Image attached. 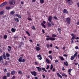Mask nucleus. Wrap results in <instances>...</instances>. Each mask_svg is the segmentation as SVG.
Segmentation results:
<instances>
[{"instance_id":"47","label":"nucleus","mask_w":79,"mask_h":79,"mask_svg":"<svg viewBox=\"0 0 79 79\" xmlns=\"http://www.w3.org/2000/svg\"><path fill=\"white\" fill-rule=\"evenodd\" d=\"M52 37H56V35L55 34H52Z\"/></svg>"},{"instance_id":"15","label":"nucleus","mask_w":79,"mask_h":79,"mask_svg":"<svg viewBox=\"0 0 79 79\" xmlns=\"http://www.w3.org/2000/svg\"><path fill=\"white\" fill-rule=\"evenodd\" d=\"M49 39L51 40H55V38L53 37H50Z\"/></svg>"},{"instance_id":"42","label":"nucleus","mask_w":79,"mask_h":79,"mask_svg":"<svg viewBox=\"0 0 79 79\" xmlns=\"http://www.w3.org/2000/svg\"><path fill=\"white\" fill-rule=\"evenodd\" d=\"M44 0H40V2L41 3H44Z\"/></svg>"},{"instance_id":"8","label":"nucleus","mask_w":79,"mask_h":79,"mask_svg":"<svg viewBox=\"0 0 79 79\" xmlns=\"http://www.w3.org/2000/svg\"><path fill=\"white\" fill-rule=\"evenodd\" d=\"M2 56L3 57V58L4 59V60H6V55H5V53H4L2 55Z\"/></svg>"},{"instance_id":"29","label":"nucleus","mask_w":79,"mask_h":79,"mask_svg":"<svg viewBox=\"0 0 79 79\" xmlns=\"http://www.w3.org/2000/svg\"><path fill=\"white\" fill-rule=\"evenodd\" d=\"M3 60V56H0V61Z\"/></svg>"},{"instance_id":"45","label":"nucleus","mask_w":79,"mask_h":79,"mask_svg":"<svg viewBox=\"0 0 79 79\" xmlns=\"http://www.w3.org/2000/svg\"><path fill=\"white\" fill-rule=\"evenodd\" d=\"M46 47L47 48H49V47H50V45H49V44H47L46 45Z\"/></svg>"},{"instance_id":"20","label":"nucleus","mask_w":79,"mask_h":79,"mask_svg":"<svg viewBox=\"0 0 79 79\" xmlns=\"http://www.w3.org/2000/svg\"><path fill=\"white\" fill-rule=\"evenodd\" d=\"M67 2L69 4V5H71V3H73V2L70 1H67Z\"/></svg>"},{"instance_id":"38","label":"nucleus","mask_w":79,"mask_h":79,"mask_svg":"<svg viewBox=\"0 0 79 79\" xmlns=\"http://www.w3.org/2000/svg\"><path fill=\"white\" fill-rule=\"evenodd\" d=\"M19 74H22V72L21 71H19L18 72Z\"/></svg>"},{"instance_id":"53","label":"nucleus","mask_w":79,"mask_h":79,"mask_svg":"<svg viewBox=\"0 0 79 79\" xmlns=\"http://www.w3.org/2000/svg\"><path fill=\"white\" fill-rule=\"evenodd\" d=\"M28 20H30V21H31V20H32V19H31V18H28Z\"/></svg>"},{"instance_id":"64","label":"nucleus","mask_w":79,"mask_h":79,"mask_svg":"<svg viewBox=\"0 0 79 79\" xmlns=\"http://www.w3.org/2000/svg\"><path fill=\"white\" fill-rule=\"evenodd\" d=\"M77 6H78V7H79V3H77Z\"/></svg>"},{"instance_id":"62","label":"nucleus","mask_w":79,"mask_h":79,"mask_svg":"<svg viewBox=\"0 0 79 79\" xmlns=\"http://www.w3.org/2000/svg\"><path fill=\"white\" fill-rule=\"evenodd\" d=\"M18 18H21V16L19 15L18 16Z\"/></svg>"},{"instance_id":"59","label":"nucleus","mask_w":79,"mask_h":79,"mask_svg":"<svg viewBox=\"0 0 79 79\" xmlns=\"http://www.w3.org/2000/svg\"><path fill=\"white\" fill-rule=\"evenodd\" d=\"M15 16H17V17H18L19 15H18V14H15Z\"/></svg>"},{"instance_id":"39","label":"nucleus","mask_w":79,"mask_h":79,"mask_svg":"<svg viewBox=\"0 0 79 79\" xmlns=\"http://www.w3.org/2000/svg\"><path fill=\"white\" fill-rule=\"evenodd\" d=\"M77 52H76L73 56L74 57H76V56H77Z\"/></svg>"},{"instance_id":"40","label":"nucleus","mask_w":79,"mask_h":79,"mask_svg":"<svg viewBox=\"0 0 79 79\" xmlns=\"http://www.w3.org/2000/svg\"><path fill=\"white\" fill-rule=\"evenodd\" d=\"M4 6L3 5V3H2L0 5V7L1 8H2V7H3V6Z\"/></svg>"},{"instance_id":"13","label":"nucleus","mask_w":79,"mask_h":79,"mask_svg":"<svg viewBox=\"0 0 79 79\" xmlns=\"http://www.w3.org/2000/svg\"><path fill=\"white\" fill-rule=\"evenodd\" d=\"M22 59H23V58L22 57H20L18 60L19 62L20 63H21V62H22Z\"/></svg>"},{"instance_id":"51","label":"nucleus","mask_w":79,"mask_h":79,"mask_svg":"<svg viewBox=\"0 0 79 79\" xmlns=\"http://www.w3.org/2000/svg\"><path fill=\"white\" fill-rule=\"evenodd\" d=\"M42 76H43V79H44V78H45V75L44 74H43L42 75Z\"/></svg>"},{"instance_id":"11","label":"nucleus","mask_w":79,"mask_h":79,"mask_svg":"<svg viewBox=\"0 0 79 79\" xmlns=\"http://www.w3.org/2000/svg\"><path fill=\"white\" fill-rule=\"evenodd\" d=\"M11 31H12V32H15L16 31V29L12 28L11 29Z\"/></svg>"},{"instance_id":"4","label":"nucleus","mask_w":79,"mask_h":79,"mask_svg":"<svg viewBox=\"0 0 79 79\" xmlns=\"http://www.w3.org/2000/svg\"><path fill=\"white\" fill-rule=\"evenodd\" d=\"M36 69H38V70L39 72H40V71H42V68H40L39 67H36Z\"/></svg>"},{"instance_id":"32","label":"nucleus","mask_w":79,"mask_h":79,"mask_svg":"<svg viewBox=\"0 0 79 79\" xmlns=\"http://www.w3.org/2000/svg\"><path fill=\"white\" fill-rule=\"evenodd\" d=\"M10 14H11V15H13L14 14H15V12L13 11H11L10 12Z\"/></svg>"},{"instance_id":"22","label":"nucleus","mask_w":79,"mask_h":79,"mask_svg":"<svg viewBox=\"0 0 79 79\" xmlns=\"http://www.w3.org/2000/svg\"><path fill=\"white\" fill-rule=\"evenodd\" d=\"M2 4H3V5L4 6H5V5H6V4H7V2H4L3 3H2Z\"/></svg>"},{"instance_id":"17","label":"nucleus","mask_w":79,"mask_h":79,"mask_svg":"<svg viewBox=\"0 0 79 79\" xmlns=\"http://www.w3.org/2000/svg\"><path fill=\"white\" fill-rule=\"evenodd\" d=\"M76 35H74L73 36L72 38V39H73V40H74L75 39V38H76Z\"/></svg>"},{"instance_id":"31","label":"nucleus","mask_w":79,"mask_h":79,"mask_svg":"<svg viewBox=\"0 0 79 79\" xmlns=\"http://www.w3.org/2000/svg\"><path fill=\"white\" fill-rule=\"evenodd\" d=\"M74 56H73L71 57V60H74Z\"/></svg>"},{"instance_id":"35","label":"nucleus","mask_w":79,"mask_h":79,"mask_svg":"<svg viewBox=\"0 0 79 79\" xmlns=\"http://www.w3.org/2000/svg\"><path fill=\"white\" fill-rule=\"evenodd\" d=\"M7 38V35H5L4 36V38L5 39H6Z\"/></svg>"},{"instance_id":"25","label":"nucleus","mask_w":79,"mask_h":79,"mask_svg":"<svg viewBox=\"0 0 79 79\" xmlns=\"http://www.w3.org/2000/svg\"><path fill=\"white\" fill-rule=\"evenodd\" d=\"M62 76H64L65 77H68V76L66 75L64 73L62 74Z\"/></svg>"},{"instance_id":"48","label":"nucleus","mask_w":79,"mask_h":79,"mask_svg":"<svg viewBox=\"0 0 79 79\" xmlns=\"http://www.w3.org/2000/svg\"><path fill=\"white\" fill-rule=\"evenodd\" d=\"M32 29H35V28L34 27V26H32Z\"/></svg>"},{"instance_id":"60","label":"nucleus","mask_w":79,"mask_h":79,"mask_svg":"<svg viewBox=\"0 0 79 79\" xmlns=\"http://www.w3.org/2000/svg\"><path fill=\"white\" fill-rule=\"evenodd\" d=\"M11 79H15V76H13V77L12 78H11Z\"/></svg>"},{"instance_id":"7","label":"nucleus","mask_w":79,"mask_h":79,"mask_svg":"<svg viewBox=\"0 0 79 79\" xmlns=\"http://www.w3.org/2000/svg\"><path fill=\"white\" fill-rule=\"evenodd\" d=\"M64 65L66 66H68V63L67 61H65V62H64Z\"/></svg>"},{"instance_id":"44","label":"nucleus","mask_w":79,"mask_h":79,"mask_svg":"<svg viewBox=\"0 0 79 79\" xmlns=\"http://www.w3.org/2000/svg\"><path fill=\"white\" fill-rule=\"evenodd\" d=\"M3 79H6V76H4L3 77Z\"/></svg>"},{"instance_id":"21","label":"nucleus","mask_w":79,"mask_h":79,"mask_svg":"<svg viewBox=\"0 0 79 79\" xmlns=\"http://www.w3.org/2000/svg\"><path fill=\"white\" fill-rule=\"evenodd\" d=\"M48 57L49 58H50L51 60H53V57H52V56L51 55L49 56H48Z\"/></svg>"},{"instance_id":"6","label":"nucleus","mask_w":79,"mask_h":79,"mask_svg":"<svg viewBox=\"0 0 79 79\" xmlns=\"http://www.w3.org/2000/svg\"><path fill=\"white\" fill-rule=\"evenodd\" d=\"M52 17L51 16H49L48 19V21H49L50 22H52Z\"/></svg>"},{"instance_id":"43","label":"nucleus","mask_w":79,"mask_h":79,"mask_svg":"<svg viewBox=\"0 0 79 79\" xmlns=\"http://www.w3.org/2000/svg\"><path fill=\"white\" fill-rule=\"evenodd\" d=\"M57 31H59V32H60V31H61V30L60 28H58V29H57Z\"/></svg>"},{"instance_id":"10","label":"nucleus","mask_w":79,"mask_h":79,"mask_svg":"<svg viewBox=\"0 0 79 79\" xmlns=\"http://www.w3.org/2000/svg\"><path fill=\"white\" fill-rule=\"evenodd\" d=\"M64 13H67V14H68V10H66V9H64L63 11Z\"/></svg>"},{"instance_id":"56","label":"nucleus","mask_w":79,"mask_h":79,"mask_svg":"<svg viewBox=\"0 0 79 79\" xmlns=\"http://www.w3.org/2000/svg\"><path fill=\"white\" fill-rule=\"evenodd\" d=\"M22 62H25V60H24V59L22 60Z\"/></svg>"},{"instance_id":"1","label":"nucleus","mask_w":79,"mask_h":79,"mask_svg":"<svg viewBox=\"0 0 79 79\" xmlns=\"http://www.w3.org/2000/svg\"><path fill=\"white\" fill-rule=\"evenodd\" d=\"M9 3L11 5H15V2L14 0H10L9 1Z\"/></svg>"},{"instance_id":"5","label":"nucleus","mask_w":79,"mask_h":79,"mask_svg":"<svg viewBox=\"0 0 79 79\" xmlns=\"http://www.w3.org/2000/svg\"><path fill=\"white\" fill-rule=\"evenodd\" d=\"M11 75H15L16 74V71L15 70L12 71L11 72Z\"/></svg>"},{"instance_id":"30","label":"nucleus","mask_w":79,"mask_h":79,"mask_svg":"<svg viewBox=\"0 0 79 79\" xmlns=\"http://www.w3.org/2000/svg\"><path fill=\"white\" fill-rule=\"evenodd\" d=\"M10 56V54H8V53H6V57H9Z\"/></svg>"},{"instance_id":"49","label":"nucleus","mask_w":79,"mask_h":79,"mask_svg":"<svg viewBox=\"0 0 79 79\" xmlns=\"http://www.w3.org/2000/svg\"><path fill=\"white\" fill-rule=\"evenodd\" d=\"M55 68H53L52 69V71L53 72H55Z\"/></svg>"},{"instance_id":"34","label":"nucleus","mask_w":79,"mask_h":79,"mask_svg":"<svg viewBox=\"0 0 79 79\" xmlns=\"http://www.w3.org/2000/svg\"><path fill=\"white\" fill-rule=\"evenodd\" d=\"M26 34H28V35H29V36H30L31 35H30V34H29V33L28 32V31H26Z\"/></svg>"},{"instance_id":"24","label":"nucleus","mask_w":79,"mask_h":79,"mask_svg":"<svg viewBox=\"0 0 79 79\" xmlns=\"http://www.w3.org/2000/svg\"><path fill=\"white\" fill-rule=\"evenodd\" d=\"M59 58H60V59L61 60H64V58H63V57L59 56Z\"/></svg>"},{"instance_id":"14","label":"nucleus","mask_w":79,"mask_h":79,"mask_svg":"<svg viewBox=\"0 0 79 79\" xmlns=\"http://www.w3.org/2000/svg\"><path fill=\"white\" fill-rule=\"evenodd\" d=\"M36 50L37 51H39L40 50V47H37L36 48Z\"/></svg>"},{"instance_id":"63","label":"nucleus","mask_w":79,"mask_h":79,"mask_svg":"<svg viewBox=\"0 0 79 79\" xmlns=\"http://www.w3.org/2000/svg\"><path fill=\"white\" fill-rule=\"evenodd\" d=\"M64 56H65L66 57V56H67V55L66 54L64 55Z\"/></svg>"},{"instance_id":"16","label":"nucleus","mask_w":79,"mask_h":79,"mask_svg":"<svg viewBox=\"0 0 79 79\" xmlns=\"http://www.w3.org/2000/svg\"><path fill=\"white\" fill-rule=\"evenodd\" d=\"M57 74L58 77H60V78H62V76H61V75H60L59 73H57Z\"/></svg>"},{"instance_id":"54","label":"nucleus","mask_w":79,"mask_h":79,"mask_svg":"<svg viewBox=\"0 0 79 79\" xmlns=\"http://www.w3.org/2000/svg\"><path fill=\"white\" fill-rule=\"evenodd\" d=\"M6 71H7L6 69H4V73H6Z\"/></svg>"},{"instance_id":"57","label":"nucleus","mask_w":79,"mask_h":79,"mask_svg":"<svg viewBox=\"0 0 79 79\" xmlns=\"http://www.w3.org/2000/svg\"><path fill=\"white\" fill-rule=\"evenodd\" d=\"M42 32H43V34H44L45 33V31H44V29H42Z\"/></svg>"},{"instance_id":"52","label":"nucleus","mask_w":79,"mask_h":79,"mask_svg":"<svg viewBox=\"0 0 79 79\" xmlns=\"http://www.w3.org/2000/svg\"><path fill=\"white\" fill-rule=\"evenodd\" d=\"M75 49H79V48H78V46H76V47H75Z\"/></svg>"},{"instance_id":"33","label":"nucleus","mask_w":79,"mask_h":79,"mask_svg":"<svg viewBox=\"0 0 79 79\" xmlns=\"http://www.w3.org/2000/svg\"><path fill=\"white\" fill-rule=\"evenodd\" d=\"M37 58H40V57H42V55H41L40 54H39L37 55Z\"/></svg>"},{"instance_id":"18","label":"nucleus","mask_w":79,"mask_h":79,"mask_svg":"<svg viewBox=\"0 0 79 79\" xmlns=\"http://www.w3.org/2000/svg\"><path fill=\"white\" fill-rule=\"evenodd\" d=\"M46 61L49 64H50V61L47 58L46 59Z\"/></svg>"},{"instance_id":"3","label":"nucleus","mask_w":79,"mask_h":79,"mask_svg":"<svg viewBox=\"0 0 79 79\" xmlns=\"http://www.w3.org/2000/svg\"><path fill=\"white\" fill-rule=\"evenodd\" d=\"M31 73L32 75L33 76H36V72L35 71H33V72H32L31 71L30 72Z\"/></svg>"},{"instance_id":"55","label":"nucleus","mask_w":79,"mask_h":79,"mask_svg":"<svg viewBox=\"0 0 79 79\" xmlns=\"http://www.w3.org/2000/svg\"><path fill=\"white\" fill-rule=\"evenodd\" d=\"M1 63H3V64H5V63H4V61H3V60H2Z\"/></svg>"},{"instance_id":"12","label":"nucleus","mask_w":79,"mask_h":79,"mask_svg":"<svg viewBox=\"0 0 79 79\" xmlns=\"http://www.w3.org/2000/svg\"><path fill=\"white\" fill-rule=\"evenodd\" d=\"M12 7H13L12 6L6 7V10H10V9H11V8H12Z\"/></svg>"},{"instance_id":"27","label":"nucleus","mask_w":79,"mask_h":79,"mask_svg":"<svg viewBox=\"0 0 79 79\" xmlns=\"http://www.w3.org/2000/svg\"><path fill=\"white\" fill-rule=\"evenodd\" d=\"M41 25L42 26H43V27H44V28H45L46 27L45 25L44 24H43V23H41Z\"/></svg>"},{"instance_id":"61","label":"nucleus","mask_w":79,"mask_h":79,"mask_svg":"<svg viewBox=\"0 0 79 79\" xmlns=\"http://www.w3.org/2000/svg\"><path fill=\"white\" fill-rule=\"evenodd\" d=\"M71 69H69L68 70V72L69 73H71Z\"/></svg>"},{"instance_id":"37","label":"nucleus","mask_w":79,"mask_h":79,"mask_svg":"<svg viewBox=\"0 0 79 79\" xmlns=\"http://www.w3.org/2000/svg\"><path fill=\"white\" fill-rule=\"evenodd\" d=\"M53 68V65L51 64V65L50 69L51 70Z\"/></svg>"},{"instance_id":"41","label":"nucleus","mask_w":79,"mask_h":79,"mask_svg":"<svg viewBox=\"0 0 79 79\" xmlns=\"http://www.w3.org/2000/svg\"><path fill=\"white\" fill-rule=\"evenodd\" d=\"M3 11H2L0 12V15H3Z\"/></svg>"},{"instance_id":"46","label":"nucleus","mask_w":79,"mask_h":79,"mask_svg":"<svg viewBox=\"0 0 79 79\" xmlns=\"http://www.w3.org/2000/svg\"><path fill=\"white\" fill-rule=\"evenodd\" d=\"M53 18L54 19H58V18H57L56 16H54Z\"/></svg>"},{"instance_id":"9","label":"nucleus","mask_w":79,"mask_h":79,"mask_svg":"<svg viewBox=\"0 0 79 79\" xmlns=\"http://www.w3.org/2000/svg\"><path fill=\"white\" fill-rule=\"evenodd\" d=\"M14 21H16V22H17L18 23V22H19V19H18V18H14Z\"/></svg>"},{"instance_id":"26","label":"nucleus","mask_w":79,"mask_h":79,"mask_svg":"<svg viewBox=\"0 0 79 79\" xmlns=\"http://www.w3.org/2000/svg\"><path fill=\"white\" fill-rule=\"evenodd\" d=\"M7 77H10V73H7Z\"/></svg>"},{"instance_id":"2","label":"nucleus","mask_w":79,"mask_h":79,"mask_svg":"<svg viewBox=\"0 0 79 79\" xmlns=\"http://www.w3.org/2000/svg\"><path fill=\"white\" fill-rule=\"evenodd\" d=\"M66 21L67 22V23H68V24H70V21H71V19H70V18H67L66 19Z\"/></svg>"},{"instance_id":"58","label":"nucleus","mask_w":79,"mask_h":79,"mask_svg":"<svg viewBox=\"0 0 79 79\" xmlns=\"http://www.w3.org/2000/svg\"><path fill=\"white\" fill-rule=\"evenodd\" d=\"M55 62H56V63H58V60H56L55 61Z\"/></svg>"},{"instance_id":"28","label":"nucleus","mask_w":79,"mask_h":79,"mask_svg":"<svg viewBox=\"0 0 79 79\" xmlns=\"http://www.w3.org/2000/svg\"><path fill=\"white\" fill-rule=\"evenodd\" d=\"M48 27H51L52 26V24H51L50 23H48Z\"/></svg>"},{"instance_id":"36","label":"nucleus","mask_w":79,"mask_h":79,"mask_svg":"<svg viewBox=\"0 0 79 79\" xmlns=\"http://www.w3.org/2000/svg\"><path fill=\"white\" fill-rule=\"evenodd\" d=\"M50 68V66L48 65H47V68H46V69H48Z\"/></svg>"},{"instance_id":"23","label":"nucleus","mask_w":79,"mask_h":79,"mask_svg":"<svg viewBox=\"0 0 79 79\" xmlns=\"http://www.w3.org/2000/svg\"><path fill=\"white\" fill-rule=\"evenodd\" d=\"M8 64V61H6L5 62V63L3 64V65H7V64Z\"/></svg>"},{"instance_id":"50","label":"nucleus","mask_w":79,"mask_h":79,"mask_svg":"<svg viewBox=\"0 0 79 79\" xmlns=\"http://www.w3.org/2000/svg\"><path fill=\"white\" fill-rule=\"evenodd\" d=\"M50 23H51V24L52 25V26H54V24L53 23V22H50Z\"/></svg>"},{"instance_id":"19","label":"nucleus","mask_w":79,"mask_h":79,"mask_svg":"<svg viewBox=\"0 0 79 79\" xmlns=\"http://www.w3.org/2000/svg\"><path fill=\"white\" fill-rule=\"evenodd\" d=\"M42 70H43V71H45L46 73H47V70H45V68H42Z\"/></svg>"}]
</instances>
